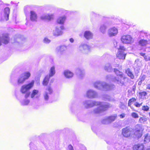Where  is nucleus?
Segmentation results:
<instances>
[{
  "label": "nucleus",
  "mask_w": 150,
  "mask_h": 150,
  "mask_svg": "<svg viewBox=\"0 0 150 150\" xmlns=\"http://www.w3.org/2000/svg\"><path fill=\"white\" fill-rule=\"evenodd\" d=\"M131 128L129 127H127L123 128L122 130V134L125 137L128 138L131 136Z\"/></svg>",
  "instance_id": "6"
},
{
  "label": "nucleus",
  "mask_w": 150,
  "mask_h": 150,
  "mask_svg": "<svg viewBox=\"0 0 150 150\" xmlns=\"http://www.w3.org/2000/svg\"><path fill=\"white\" fill-rule=\"evenodd\" d=\"M116 118V117L114 116H111L108 117V120L110 121H114Z\"/></svg>",
  "instance_id": "31"
},
{
  "label": "nucleus",
  "mask_w": 150,
  "mask_h": 150,
  "mask_svg": "<svg viewBox=\"0 0 150 150\" xmlns=\"http://www.w3.org/2000/svg\"><path fill=\"white\" fill-rule=\"evenodd\" d=\"M146 88L147 89L150 90V84H148L147 86L146 87Z\"/></svg>",
  "instance_id": "42"
},
{
  "label": "nucleus",
  "mask_w": 150,
  "mask_h": 150,
  "mask_svg": "<svg viewBox=\"0 0 150 150\" xmlns=\"http://www.w3.org/2000/svg\"><path fill=\"white\" fill-rule=\"evenodd\" d=\"M139 94V95L141 97L145 96L147 94V93L146 91L140 92Z\"/></svg>",
  "instance_id": "34"
},
{
  "label": "nucleus",
  "mask_w": 150,
  "mask_h": 150,
  "mask_svg": "<svg viewBox=\"0 0 150 150\" xmlns=\"http://www.w3.org/2000/svg\"><path fill=\"white\" fill-rule=\"evenodd\" d=\"M53 15L47 14L43 16H41L40 18L41 20H50L53 18Z\"/></svg>",
  "instance_id": "15"
},
{
  "label": "nucleus",
  "mask_w": 150,
  "mask_h": 150,
  "mask_svg": "<svg viewBox=\"0 0 150 150\" xmlns=\"http://www.w3.org/2000/svg\"><path fill=\"white\" fill-rule=\"evenodd\" d=\"M137 99L135 98H132L129 99L128 102V106L131 107L132 103L135 101Z\"/></svg>",
  "instance_id": "27"
},
{
  "label": "nucleus",
  "mask_w": 150,
  "mask_h": 150,
  "mask_svg": "<svg viewBox=\"0 0 150 150\" xmlns=\"http://www.w3.org/2000/svg\"><path fill=\"white\" fill-rule=\"evenodd\" d=\"M121 40L124 44H131L132 42V38L128 35H123L121 38Z\"/></svg>",
  "instance_id": "8"
},
{
  "label": "nucleus",
  "mask_w": 150,
  "mask_h": 150,
  "mask_svg": "<svg viewBox=\"0 0 150 150\" xmlns=\"http://www.w3.org/2000/svg\"><path fill=\"white\" fill-rule=\"evenodd\" d=\"M117 29L115 27L110 28L108 31V35L110 37L115 36L117 34Z\"/></svg>",
  "instance_id": "10"
},
{
  "label": "nucleus",
  "mask_w": 150,
  "mask_h": 150,
  "mask_svg": "<svg viewBox=\"0 0 150 150\" xmlns=\"http://www.w3.org/2000/svg\"><path fill=\"white\" fill-rule=\"evenodd\" d=\"M55 68L54 66H53L51 67L50 70V73L48 76H50V77L53 76L55 74Z\"/></svg>",
  "instance_id": "25"
},
{
  "label": "nucleus",
  "mask_w": 150,
  "mask_h": 150,
  "mask_svg": "<svg viewBox=\"0 0 150 150\" xmlns=\"http://www.w3.org/2000/svg\"><path fill=\"white\" fill-rule=\"evenodd\" d=\"M145 75H143L140 77V80L138 83V85H141L142 84V82L145 80Z\"/></svg>",
  "instance_id": "29"
},
{
  "label": "nucleus",
  "mask_w": 150,
  "mask_h": 150,
  "mask_svg": "<svg viewBox=\"0 0 150 150\" xmlns=\"http://www.w3.org/2000/svg\"><path fill=\"white\" fill-rule=\"evenodd\" d=\"M64 74L66 77L68 78H71L73 76V73L68 70H65L64 72Z\"/></svg>",
  "instance_id": "18"
},
{
  "label": "nucleus",
  "mask_w": 150,
  "mask_h": 150,
  "mask_svg": "<svg viewBox=\"0 0 150 150\" xmlns=\"http://www.w3.org/2000/svg\"><path fill=\"white\" fill-rule=\"evenodd\" d=\"M30 19L32 21H35L37 19V16L36 13L33 11H30Z\"/></svg>",
  "instance_id": "14"
},
{
  "label": "nucleus",
  "mask_w": 150,
  "mask_h": 150,
  "mask_svg": "<svg viewBox=\"0 0 150 150\" xmlns=\"http://www.w3.org/2000/svg\"><path fill=\"white\" fill-rule=\"evenodd\" d=\"M143 129L142 128L141 126L139 125H136L134 134L136 137L137 138L140 137L142 135V132Z\"/></svg>",
  "instance_id": "7"
},
{
  "label": "nucleus",
  "mask_w": 150,
  "mask_h": 150,
  "mask_svg": "<svg viewBox=\"0 0 150 150\" xmlns=\"http://www.w3.org/2000/svg\"><path fill=\"white\" fill-rule=\"evenodd\" d=\"M67 49V46L64 45H61L57 48V50L58 52L62 53L65 51Z\"/></svg>",
  "instance_id": "19"
},
{
  "label": "nucleus",
  "mask_w": 150,
  "mask_h": 150,
  "mask_svg": "<svg viewBox=\"0 0 150 150\" xmlns=\"http://www.w3.org/2000/svg\"><path fill=\"white\" fill-rule=\"evenodd\" d=\"M132 116L134 118H137L139 117L138 114L136 112H133L131 113Z\"/></svg>",
  "instance_id": "32"
},
{
  "label": "nucleus",
  "mask_w": 150,
  "mask_h": 150,
  "mask_svg": "<svg viewBox=\"0 0 150 150\" xmlns=\"http://www.w3.org/2000/svg\"><path fill=\"white\" fill-rule=\"evenodd\" d=\"M118 51L116 54L117 57L120 60H124L127 54L124 52L126 48L123 46L120 45L118 49Z\"/></svg>",
  "instance_id": "3"
},
{
  "label": "nucleus",
  "mask_w": 150,
  "mask_h": 150,
  "mask_svg": "<svg viewBox=\"0 0 150 150\" xmlns=\"http://www.w3.org/2000/svg\"><path fill=\"white\" fill-rule=\"evenodd\" d=\"M125 114H122L120 115H119L120 117V118H123L125 117Z\"/></svg>",
  "instance_id": "41"
},
{
  "label": "nucleus",
  "mask_w": 150,
  "mask_h": 150,
  "mask_svg": "<svg viewBox=\"0 0 150 150\" xmlns=\"http://www.w3.org/2000/svg\"><path fill=\"white\" fill-rule=\"evenodd\" d=\"M106 28V27L105 26L103 25L101 26L100 28V31L102 33H104L105 32V30Z\"/></svg>",
  "instance_id": "33"
},
{
  "label": "nucleus",
  "mask_w": 150,
  "mask_h": 150,
  "mask_svg": "<svg viewBox=\"0 0 150 150\" xmlns=\"http://www.w3.org/2000/svg\"><path fill=\"white\" fill-rule=\"evenodd\" d=\"M114 71L116 75L118 76V79L117 80V81L118 82H120V83L122 85H124V82L122 81L121 79H122L123 80H125L126 78V77L124 76L122 72L120 71L117 69H114Z\"/></svg>",
  "instance_id": "5"
},
{
  "label": "nucleus",
  "mask_w": 150,
  "mask_h": 150,
  "mask_svg": "<svg viewBox=\"0 0 150 150\" xmlns=\"http://www.w3.org/2000/svg\"><path fill=\"white\" fill-rule=\"evenodd\" d=\"M70 41L71 42H73L74 41V40H73V39L72 38H71L70 39Z\"/></svg>",
  "instance_id": "43"
},
{
  "label": "nucleus",
  "mask_w": 150,
  "mask_h": 150,
  "mask_svg": "<svg viewBox=\"0 0 150 150\" xmlns=\"http://www.w3.org/2000/svg\"><path fill=\"white\" fill-rule=\"evenodd\" d=\"M44 42L46 43H48L50 42V40L47 38H45L43 40Z\"/></svg>",
  "instance_id": "37"
},
{
  "label": "nucleus",
  "mask_w": 150,
  "mask_h": 150,
  "mask_svg": "<svg viewBox=\"0 0 150 150\" xmlns=\"http://www.w3.org/2000/svg\"><path fill=\"white\" fill-rule=\"evenodd\" d=\"M61 30L59 28H56L55 30L53 32V35L55 37L61 35H62L63 32L62 31L64 29V27L63 26H61L60 27Z\"/></svg>",
  "instance_id": "12"
},
{
  "label": "nucleus",
  "mask_w": 150,
  "mask_h": 150,
  "mask_svg": "<svg viewBox=\"0 0 150 150\" xmlns=\"http://www.w3.org/2000/svg\"><path fill=\"white\" fill-rule=\"evenodd\" d=\"M133 150H145V147L143 143H138L134 144L132 147Z\"/></svg>",
  "instance_id": "11"
},
{
  "label": "nucleus",
  "mask_w": 150,
  "mask_h": 150,
  "mask_svg": "<svg viewBox=\"0 0 150 150\" xmlns=\"http://www.w3.org/2000/svg\"><path fill=\"white\" fill-rule=\"evenodd\" d=\"M125 72L131 79H134V75L130 69L127 68L125 70Z\"/></svg>",
  "instance_id": "17"
},
{
  "label": "nucleus",
  "mask_w": 150,
  "mask_h": 150,
  "mask_svg": "<svg viewBox=\"0 0 150 150\" xmlns=\"http://www.w3.org/2000/svg\"><path fill=\"white\" fill-rule=\"evenodd\" d=\"M35 83V81L32 80L28 83L23 85L21 87L20 91L23 94L25 93V98H27L30 95V93L28 91L34 86Z\"/></svg>",
  "instance_id": "1"
},
{
  "label": "nucleus",
  "mask_w": 150,
  "mask_h": 150,
  "mask_svg": "<svg viewBox=\"0 0 150 150\" xmlns=\"http://www.w3.org/2000/svg\"><path fill=\"white\" fill-rule=\"evenodd\" d=\"M147 120V118L145 116H143L142 117H140L139 120V122L140 123H144L146 122Z\"/></svg>",
  "instance_id": "28"
},
{
  "label": "nucleus",
  "mask_w": 150,
  "mask_h": 150,
  "mask_svg": "<svg viewBox=\"0 0 150 150\" xmlns=\"http://www.w3.org/2000/svg\"><path fill=\"white\" fill-rule=\"evenodd\" d=\"M149 116L150 117V112L149 113Z\"/></svg>",
  "instance_id": "44"
},
{
  "label": "nucleus",
  "mask_w": 150,
  "mask_h": 150,
  "mask_svg": "<svg viewBox=\"0 0 150 150\" xmlns=\"http://www.w3.org/2000/svg\"><path fill=\"white\" fill-rule=\"evenodd\" d=\"M138 44L141 46H145L148 44V41L146 40L141 39L139 41Z\"/></svg>",
  "instance_id": "20"
},
{
  "label": "nucleus",
  "mask_w": 150,
  "mask_h": 150,
  "mask_svg": "<svg viewBox=\"0 0 150 150\" xmlns=\"http://www.w3.org/2000/svg\"><path fill=\"white\" fill-rule=\"evenodd\" d=\"M50 78V76H48V75L45 76L42 82L43 85L47 86L48 84Z\"/></svg>",
  "instance_id": "24"
},
{
  "label": "nucleus",
  "mask_w": 150,
  "mask_h": 150,
  "mask_svg": "<svg viewBox=\"0 0 150 150\" xmlns=\"http://www.w3.org/2000/svg\"><path fill=\"white\" fill-rule=\"evenodd\" d=\"M80 50L86 53H88L91 51L90 47L86 44L81 45L79 47Z\"/></svg>",
  "instance_id": "9"
},
{
  "label": "nucleus",
  "mask_w": 150,
  "mask_h": 150,
  "mask_svg": "<svg viewBox=\"0 0 150 150\" xmlns=\"http://www.w3.org/2000/svg\"><path fill=\"white\" fill-rule=\"evenodd\" d=\"M102 103L100 102H93L91 104V106H99L96 108L95 109L93 110L94 113L95 114L100 113L101 112L106 110L107 109L110 107V105L108 104L103 105Z\"/></svg>",
  "instance_id": "2"
},
{
  "label": "nucleus",
  "mask_w": 150,
  "mask_h": 150,
  "mask_svg": "<svg viewBox=\"0 0 150 150\" xmlns=\"http://www.w3.org/2000/svg\"><path fill=\"white\" fill-rule=\"evenodd\" d=\"M96 95V93L94 91L91 90L88 91L87 93V96L90 98H94Z\"/></svg>",
  "instance_id": "21"
},
{
  "label": "nucleus",
  "mask_w": 150,
  "mask_h": 150,
  "mask_svg": "<svg viewBox=\"0 0 150 150\" xmlns=\"http://www.w3.org/2000/svg\"><path fill=\"white\" fill-rule=\"evenodd\" d=\"M44 97L45 100H47L49 99V96L47 93H46L44 95Z\"/></svg>",
  "instance_id": "39"
},
{
  "label": "nucleus",
  "mask_w": 150,
  "mask_h": 150,
  "mask_svg": "<svg viewBox=\"0 0 150 150\" xmlns=\"http://www.w3.org/2000/svg\"><path fill=\"white\" fill-rule=\"evenodd\" d=\"M66 18L65 16L60 17L57 20V23L60 24H63L66 20Z\"/></svg>",
  "instance_id": "22"
},
{
  "label": "nucleus",
  "mask_w": 150,
  "mask_h": 150,
  "mask_svg": "<svg viewBox=\"0 0 150 150\" xmlns=\"http://www.w3.org/2000/svg\"><path fill=\"white\" fill-rule=\"evenodd\" d=\"M29 102L30 100H27L24 101L22 105H27L29 103Z\"/></svg>",
  "instance_id": "38"
},
{
  "label": "nucleus",
  "mask_w": 150,
  "mask_h": 150,
  "mask_svg": "<svg viewBox=\"0 0 150 150\" xmlns=\"http://www.w3.org/2000/svg\"><path fill=\"white\" fill-rule=\"evenodd\" d=\"M142 103H138V102H136L134 104V105L137 108H139L142 105Z\"/></svg>",
  "instance_id": "36"
},
{
  "label": "nucleus",
  "mask_w": 150,
  "mask_h": 150,
  "mask_svg": "<svg viewBox=\"0 0 150 150\" xmlns=\"http://www.w3.org/2000/svg\"><path fill=\"white\" fill-rule=\"evenodd\" d=\"M54 81V79H52L50 81V86H48L46 88V90L48 91L49 93V94H51L53 92L52 89L50 86L51 83H53Z\"/></svg>",
  "instance_id": "23"
},
{
  "label": "nucleus",
  "mask_w": 150,
  "mask_h": 150,
  "mask_svg": "<svg viewBox=\"0 0 150 150\" xmlns=\"http://www.w3.org/2000/svg\"><path fill=\"white\" fill-rule=\"evenodd\" d=\"M149 107L147 105H143L142 107V110L145 112H147L149 111Z\"/></svg>",
  "instance_id": "30"
},
{
  "label": "nucleus",
  "mask_w": 150,
  "mask_h": 150,
  "mask_svg": "<svg viewBox=\"0 0 150 150\" xmlns=\"http://www.w3.org/2000/svg\"><path fill=\"white\" fill-rule=\"evenodd\" d=\"M68 148L69 150H74L73 146L71 145H69L68 146Z\"/></svg>",
  "instance_id": "40"
},
{
  "label": "nucleus",
  "mask_w": 150,
  "mask_h": 150,
  "mask_svg": "<svg viewBox=\"0 0 150 150\" xmlns=\"http://www.w3.org/2000/svg\"><path fill=\"white\" fill-rule=\"evenodd\" d=\"M139 54L141 56L144 57V59L146 61H147L148 59H147V56L146 55V54L145 53L140 52L139 53Z\"/></svg>",
  "instance_id": "35"
},
{
  "label": "nucleus",
  "mask_w": 150,
  "mask_h": 150,
  "mask_svg": "<svg viewBox=\"0 0 150 150\" xmlns=\"http://www.w3.org/2000/svg\"><path fill=\"white\" fill-rule=\"evenodd\" d=\"M31 74L30 72L26 71L21 74V76L18 80V84L23 83L25 81L28 79L30 76Z\"/></svg>",
  "instance_id": "4"
},
{
  "label": "nucleus",
  "mask_w": 150,
  "mask_h": 150,
  "mask_svg": "<svg viewBox=\"0 0 150 150\" xmlns=\"http://www.w3.org/2000/svg\"><path fill=\"white\" fill-rule=\"evenodd\" d=\"M84 36L86 39L88 40L92 38L93 34L90 31H86L84 32Z\"/></svg>",
  "instance_id": "16"
},
{
  "label": "nucleus",
  "mask_w": 150,
  "mask_h": 150,
  "mask_svg": "<svg viewBox=\"0 0 150 150\" xmlns=\"http://www.w3.org/2000/svg\"><path fill=\"white\" fill-rule=\"evenodd\" d=\"M10 12V9L8 7L5 8L4 9V19L6 21H8L9 19V14Z\"/></svg>",
  "instance_id": "13"
},
{
  "label": "nucleus",
  "mask_w": 150,
  "mask_h": 150,
  "mask_svg": "<svg viewBox=\"0 0 150 150\" xmlns=\"http://www.w3.org/2000/svg\"><path fill=\"white\" fill-rule=\"evenodd\" d=\"M39 93V91L38 90L36 89H34L32 91V92L31 94V97L33 98H34L35 96L37 94Z\"/></svg>",
  "instance_id": "26"
}]
</instances>
